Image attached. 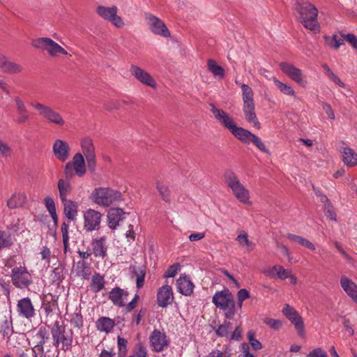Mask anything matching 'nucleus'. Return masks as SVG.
Masks as SVG:
<instances>
[{"mask_svg": "<svg viewBox=\"0 0 357 357\" xmlns=\"http://www.w3.org/2000/svg\"><path fill=\"white\" fill-rule=\"evenodd\" d=\"M210 107L214 118L236 138L245 144L252 143L260 151L270 154L269 150L258 136L248 130L238 126L232 116L223 109L217 108L214 104H210Z\"/></svg>", "mask_w": 357, "mask_h": 357, "instance_id": "1", "label": "nucleus"}, {"mask_svg": "<svg viewBox=\"0 0 357 357\" xmlns=\"http://www.w3.org/2000/svg\"><path fill=\"white\" fill-rule=\"evenodd\" d=\"M294 14L303 26L314 33L320 32L317 20L318 10L308 1H298L294 5Z\"/></svg>", "mask_w": 357, "mask_h": 357, "instance_id": "2", "label": "nucleus"}, {"mask_svg": "<svg viewBox=\"0 0 357 357\" xmlns=\"http://www.w3.org/2000/svg\"><path fill=\"white\" fill-rule=\"evenodd\" d=\"M47 326L50 330L52 344L58 352L70 351L74 342L73 331L66 325L61 324L59 321H55L52 326Z\"/></svg>", "mask_w": 357, "mask_h": 357, "instance_id": "3", "label": "nucleus"}, {"mask_svg": "<svg viewBox=\"0 0 357 357\" xmlns=\"http://www.w3.org/2000/svg\"><path fill=\"white\" fill-rule=\"evenodd\" d=\"M243 112L245 119L252 123L255 128L259 129L261 124L257 117L255 112V105L254 102V93L252 88L248 84H241Z\"/></svg>", "mask_w": 357, "mask_h": 357, "instance_id": "4", "label": "nucleus"}, {"mask_svg": "<svg viewBox=\"0 0 357 357\" xmlns=\"http://www.w3.org/2000/svg\"><path fill=\"white\" fill-rule=\"evenodd\" d=\"M90 197L95 204L104 207L116 204L123 199L122 194L119 191L102 187L95 188Z\"/></svg>", "mask_w": 357, "mask_h": 357, "instance_id": "5", "label": "nucleus"}, {"mask_svg": "<svg viewBox=\"0 0 357 357\" xmlns=\"http://www.w3.org/2000/svg\"><path fill=\"white\" fill-rule=\"evenodd\" d=\"M225 183L229 187L234 197L240 202L243 204L250 203V192L241 183L236 174L231 169H226L223 174Z\"/></svg>", "mask_w": 357, "mask_h": 357, "instance_id": "6", "label": "nucleus"}, {"mask_svg": "<svg viewBox=\"0 0 357 357\" xmlns=\"http://www.w3.org/2000/svg\"><path fill=\"white\" fill-rule=\"evenodd\" d=\"M31 106L47 123L59 127H63L66 125V121L61 114L54 110L52 107L37 101L32 102Z\"/></svg>", "mask_w": 357, "mask_h": 357, "instance_id": "7", "label": "nucleus"}, {"mask_svg": "<svg viewBox=\"0 0 357 357\" xmlns=\"http://www.w3.org/2000/svg\"><path fill=\"white\" fill-rule=\"evenodd\" d=\"M49 340L50 332L44 326H40L32 332L29 344L33 345L31 347L33 357H45L44 347Z\"/></svg>", "mask_w": 357, "mask_h": 357, "instance_id": "8", "label": "nucleus"}, {"mask_svg": "<svg viewBox=\"0 0 357 357\" xmlns=\"http://www.w3.org/2000/svg\"><path fill=\"white\" fill-rule=\"evenodd\" d=\"M31 45L39 50L46 51L52 57H57L59 54L68 55V52L50 38L40 37L33 39Z\"/></svg>", "mask_w": 357, "mask_h": 357, "instance_id": "9", "label": "nucleus"}, {"mask_svg": "<svg viewBox=\"0 0 357 357\" xmlns=\"http://www.w3.org/2000/svg\"><path fill=\"white\" fill-rule=\"evenodd\" d=\"M73 169L75 171V174L79 176L82 177L86 172V167L84 160V157L82 153H75L71 162H68L66 164L64 167V175L66 177L65 180L70 181L74 176Z\"/></svg>", "mask_w": 357, "mask_h": 357, "instance_id": "10", "label": "nucleus"}, {"mask_svg": "<svg viewBox=\"0 0 357 357\" xmlns=\"http://www.w3.org/2000/svg\"><path fill=\"white\" fill-rule=\"evenodd\" d=\"M80 146L82 154L86 160L87 168L91 174H94L96 171L97 160L93 140L90 137H84L81 140Z\"/></svg>", "mask_w": 357, "mask_h": 357, "instance_id": "11", "label": "nucleus"}, {"mask_svg": "<svg viewBox=\"0 0 357 357\" xmlns=\"http://www.w3.org/2000/svg\"><path fill=\"white\" fill-rule=\"evenodd\" d=\"M10 278L13 284L19 289L26 288L33 282L31 276L25 266L13 268Z\"/></svg>", "mask_w": 357, "mask_h": 357, "instance_id": "12", "label": "nucleus"}, {"mask_svg": "<svg viewBox=\"0 0 357 357\" xmlns=\"http://www.w3.org/2000/svg\"><path fill=\"white\" fill-rule=\"evenodd\" d=\"M145 20L150 31L155 35L163 38H169L171 36L165 24L159 17L151 13H145Z\"/></svg>", "mask_w": 357, "mask_h": 357, "instance_id": "13", "label": "nucleus"}, {"mask_svg": "<svg viewBox=\"0 0 357 357\" xmlns=\"http://www.w3.org/2000/svg\"><path fill=\"white\" fill-rule=\"evenodd\" d=\"M96 12L100 17L110 22L117 28H121L124 26L123 19L117 15L118 8L116 6L106 7L99 6L97 7Z\"/></svg>", "mask_w": 357, "mask_h": 357, "instance_id": "14", "label": "nucleus"}, {"mask_svg": "<svg viewBox=\"0 0 357 357\" xmlns=\"http://www.w3.org/2000/svg\"><path fill=\"white\" fill-rule=\"evenodd\" d=\"M282 312L294 326L299 336L303 337L305 336V326L303 318L298 312L289 304L284 305Z\"/></svg>", "mask_w": 357, "mask_h": 357, "instance_id": "15", "label": "nucleus"}, {"mask_svg": "<svg viewBox=\"0 0 357 357\" xmlns=\"http://www.w3.org/2000/svg\"><path fill=\"white\" fill-rule=\"evenodd\" d=\"M279 66L281 70L293 81L303 87L306 86L307 81L301 69L287 62H282Z\"/></svg>", "mask_w": 357, "mask_h": 357, "instance_id": "16", "label": "nucleus"}, {"mask_svg": "<svg viewBox=\"0 0 357 357\" xmlns=\"http://www.w3.org/2000/svg\"><path fill=\"white\" fill-rule=\"evenodd\" d=\"M130 73L140 83L155 89L157 84L154 78L145 70L140 68L137 65H131L130 68Z\"/></svg>", "mask_w": 357, "mask_h": 357, "instance_id": "17", "label": "nucleus"}, {"mask_svg": "<svg viewBox=\"0 0 357 357\" xmlns=\"http://www.w3.org/2000/svg\"><path fill=\"white\" fill-rule=\"evenodd\" d=\"M150 344L153 351L161 352L167 349L169 341L165 333L155 329L150 335Z\"/></svg>", "mask_w": 357, "mask_h": 357, "instance_id": "18", "label": "nucleus"}, {"mask_svg": "<svg viewBox=\"0 0 357 357\" xmlns=\"http://www.w3.org/2000/svg\"><path fill=\"white\" fill-rule=\"evenodd\" d=\"M102 215L98 211L89 208L84 212V228L86 231L97 230L101 221Z\"/></svg>", "mask_w": 357, "mask_h": 357, "instance_id": "19", "label": "nucleus"}, {"mask_svg": "<svg viewBox=\"0 0 357 357\" xmlns=\"http://www.w3.org/2000/svg\"><path fill=\"white\" fill-rule=\"evenodd\" d=\"M52 151L59 161L64 162L70 157V148L67 142L57 139L53 144Z\"/></svg>", "mask_w": 357, "mask_h": 357, "instance_id": "20", "label": "nucleus"}, {"mask_svg": "<svg viewBox=\"0 0 357 357\" xmlns=\"http://www.w3.org/2000/svg\"><path fill=\"white\" fill-rule=\"evenodd\" d=\"M129 291L127 289H121L119 287H115L109 292L108 297L114 305L118 307L126 306Z\"/></svg>", "mask_w": 357, "mask_h": 357, "instance_id": "21", "label": "nucleus"}, {"mask_svg": "<svg viewBox=\"0 0 357 357\" xmlns=\"http://www.w3.org/2000/svg\"><path fill=\"white\" fill-rule=\"evenodd\" d=\"M174 299V294L171 286L165 284L158 290L157 304L159 307H167L173 303Z\"/></svg>", "mask_w": 357, "mask_h": 357, "instance_id": "22", "label": "nucleus"}, {"mask_svg": "<svg viewBox=\"0 0 357 357\" xmlns=\"http://www.w3.org/2000/svg\"><path fill=\"white\" fill-rule=\"evenodd\" d=\"M17 310L20 316L28 319L33 318L36 314L34 307L29 297L18 301Z\"/></svg>", "mask_w": 357, "mask_h": 357, "instance_id": "23", "label": "nucleus"}, {"mask_svg": "<svg viewBox=\"0 0 357 357\" xmlns=\"http://www.w3.org/2000/svg\"><path fill=\"white\" fill-rule=\"evenodd\" d=\"M58 306V297L52 294H43L41 309L44 311L46 318L52 317Z\"/></svg>", "mask_w": 357, "mask_h": 357, "instance_id": "24", "label": "nucleus"}, {"mask_svg": "<svg viewBox=\"0 0 357 357\" xmlns=\"http://www.w3.org/2000/svg\"><path fill=\"white\" fill-rule=\"evenodd\" d=\"M15 105L17 117L15 122L18 124H23L29 120V114L25 102L19 96L13 98Z\"/></svg>", "mask_w": 357, "mask_h": 357, "instance_id": "25", "label": "nucleus"}, {"mask_svg": "<svg viewBox=\"0 0 357 357\" xmlns=\"http://www.w3.org/2000/svg\"><path fill=\"white\" fill-rule=\"evenodd\" d=\"M126 213L120 208H112L107 211V225L111 229H116L120 222L125 219Z\"/></svg>", "mask_w": 357, "mask_h": 357, "instance_id": "26", "label": "nucleus"}, {"mask_svg": "<svg viewBox=\"0 0 357 357\" xmlns=\"http://www.w3.org/2000/svg\"><path fill=\"white\" fill-rule=\"evenodd\" d=\"M233 301V296L228 289L217 291L213 296V303L220 309H226Z\"/></svg>", "mask_w": 357, "mask_h": 357, "instance_id": "27", "label": "nucleus"}, {"mask_svg": "<svg viewBox=\"0 0 357 357\" xmlns=\"http://www.w3.org/2000/svg\"><path fill=\"white\" fill-rule=\"evenodd\" d=\"M194 284L190 278L185 275H181L176 280V289L183 296H191L194 290Z\"/></svg>", "mask_w": 357, "mask_h": 357, "instance_id": "28", "label": "nucleus"}, {"mask_svg": "<svg viewBox=\"0 0 357 357\" xmlns=\"http://www.w3.org/2000/svg\"><path fill=\"white\" fill-rule=\"evenodd\" d=\"M340 282L341 287L347 295L351 298L355 303H357V284L346 275L341 276Z\"/></svg>", "mask_w": 357, "mask_h": 357, "instance_id": "29", "label": "nucleus"}, {"mask_svg": "<svg viewBox=\"0 0 357 357\" xmlns=\"http://www.w3.org/2000/svg\"><path fill=\"white\" fill-rule=\"evenodd\" d=\"M91 247L93 254L96 257L105 259L107 256V245L105 236L93 239L91 243Z\"/></svg>", "mask_w": 357, "mask_h": 357, "instance_id": "30", "label": "nucleus"}, {"mask_svg": "<svg viewBox=\"0 0 357 357\" xmlns=\"http://www.w3.org/2000/svg\"><path fill=\"white\" fill-rule=\"evenodd\" d=\"M0 68L3 72L10 74L19 73L23 70L21 65L8 61L2 54H0Z\"/></svg>", "mask_w": 357, "mask_h": 357, "instance_id": "31", "label": "nucleus"}, {"mask_svg": "<svg viewBox=\"0 0 357 357\" xmlns=\"http://www.w3.org/2000/svg\"><path fill=\"white\" fill-rule=\"evenodd\" d=\"M342 161L348 167H355L357 165V153L350 147L345 146L341 151Z\"/></svg>", "mask_w": 357, "mask_h": 357, "instance_id": "32", "label": "nucleus"}, {"mask_svg": "<svg viewBox=\"0 0 357 357\" xmlns=\"http://www.w3.org/2000/svg\"><path fill=\"white\" fill-rule=\"evenodd\" d=\"M63 204V211L66 217L70 220L75 219L77 215V204L70 199H66V201H61Z\"/></svg>", "mask_w": 357, "mask_h": 357, "instance_id": "33", "label": "nucleus"}, {"mask_svg": "<svg viewBox=\"0 0 357 357\" xmlns=\"http://www.w3.org/2000/svg\"><path fill=\"white\" fill-rule=\"evenodd\" d=\"M96 324L98 331L109 333L114 326V321L109 317H102L96 321Z\"/></svg>", "mask_w": 357, "mask_h": 357, "instance_id": "34", "label": "nucleus"}, {"mask_svg": "<svg viewBox=\"0 0 357 357\" xmlns=\"http://www.w3.org/2000/svg\"><path fill=\"white\" fill-rule=\"evenodd\" d=\"M105 280L103 275L99 273H95L91 278L90 287L91 290L94 293H98L105 289Z\"/></svg>", "mask_w": 357, "mask_h": 357, "instance_id": "35", "label": "nucleus"}, {"mask_svg": "<svg viewBox=\"0 0 357 357\" xmlns=\"http://www.w3.org/2000/svg\"><path fill=\"white\" fill-rule=\"evenodd\" d=\"M130 269L132 270V273L136 276V287L138 289L142 288L144 284L145 276L146 273V268L145 266H141L137 267L135 266H131Z\"/></svg>", "mask_w": 357, "mask_h": 357, "instance_id": "36", "label": "nucleus"}, {"mask_svg": "<svg viewBox=\"0 0 357 357\" xmlns=\"http://www.w3.org/2000/svg\"><path fill=\"white\" fill-rule=\"evenodd\" d=\"M58 190L61 201H66L68 196L72 190L70 181L60 178L58 181Z\"/></svg>", "mask_w": 357, "mask_h": 357, "instance_id": "37", "label": "nucleus"}, {"mask_svg": "<svg viewBox=\"0 0 357 357\" xmlns=\"http://www.w3.org/2000/svg\"><path fill=\"white\" fill-rule=\"evenodd\" d=\"M155 187L162 199L167 203L170 202L171 190L169 186L163 181L157 180L155 181Z\"/></svg>", "mask_w": 357, "mask_h": 357, "instance_id": "38", "label": "nucleus"}, {"mask_svg": "<svg viewBox=\"0 0 357 357\" xmlns=\"http://www.w3.org/2000/svg\"><path fill=\"white\" fill-rule=\"evenodd\" d=\"M26 201V197L24 194L15 193L7 201V206L9 208H16L22 206Z\"/></svg>", "mask_w": 357, "mask_h": 357, "instance_id": "39", "label": "nucleus"}, {"mask_svg": "<svg viewBox=\"0 0 357 357\" xmlns=\"http://www.w3.org/2000/svg\"><path fill=\"white\" fill-rule=\"evenodd\" d=\"M65 267L63 264H59L55 267L50 275V279L52 283L59 285L65 278Z\"/></svg>", "mask_w": 357, "mask_h": 357, "instance_id": "40", "label": "nucleus"}, {"mask_svg": "<svg viewBox=\"0 0 357 357\" xmlns=\"http://www.w3.org/2000/svg\"><path fill=\"white\" fill-rule=\"evenodd\" d=\"M287 237L292 242L296 243L310 250H315V246L312 243L301 236L295 235L293 234H287Z\"/></svg>", "mask_w": 357, "mask_h": 357, "instance_id": "41", "label": "nucleus"}, {"mask_svg": "<svg viewBox=\"0 0 357 357\" xmlns=\"http://www.w3.org/2000/svg\"><path fill=\"white\" fill-rule=\"evenodd\" d=\"M208 69L214 75L222 79L225 77V69L219 66L218 63L213 59L208 61Z\"/></svg>", "mask_w": 357, "mask_h": 357, "instance_id": "42", "label": "nucleus"}, {"mask_svg": "<svg viewBox=\"0 0 357 357\" xmlns=\"http://www.w3.org/2000/svg\"><path fill=\"white\" fill-rule=\"evenodd\" d=\"M236 240L240 245H245L248 252L253 250L255 248L256 244L248 239V234L244 231H241V233L237 236Z\"/></svg>", "mask_w": 357, "mask_h": 357, "instance_id": "43", "label": "nucleus"}, {"mask_svg": "<svg viewBox=\"0 0 357 357\" xmlns=\"http://www.w3.org/2000/svg\"><path fill=\"white\" fill-rule=\"evenodd\" d=\"M275 85L277 88L284 95L295 96V91L293 88L288 84H284L278 79L276 77H273L272 78Z\"/></svg>", "mask_w": 357, "mask_h": 357, "instance_id": "44", "label": "nucleus"}, {"mask_svg": "<svg viewBox=\"0 0 357 357\" xmlns=\"http://www.w3.org/2000/svg\"><path fill=\"white\" fill-rule=\"evenodd\" d=\"M324 38L329 47L335 50L344 44V39L338 37L336 34H333L332 36H325Z\"/></svg>", "mask_w": 357, "mask_h": 357, "instance_id": "45", "label": "nucleus"}, {"mask_svg": "<svg viewBox=\"0 0 357 357\" xmlns=\"http://www.w3.org/2000/svg\"><path fill=\"white\" fill-rule=\"evenodd\" d=\"M231 328V324L229 321H225L215 330V333L218 337H229V333Z\"/></svg>", "mask_w": 357, "mask_h": 357, "instance_id": "46", "label": "nucleus"}, {"mask_svg": "<svg viewBox=\"0 0 357 357\" xmlns=\"http://www.w3.org/2000/svg\"><path fill=\"white\" fill-rule=\"evenodd\" d=\"M126 355L123 354L118 357H146L147 350L142 343H137L132 354L129 356H126Z\"/></svg>", "mask_w": 357, "mask_h": 357, "instance_id": "47", "label": "nucleus"}, {"mask_svg": "<svg viewBox=\"0 0 357 357\" xmlns=\"http://www.w3.org/2000/svg\"><path fill=\"white\" fill-rule=\"evenodd\" d=\"M61 231L62 234V238H63V251L64 253H66L68 247H69V236H68V225L63 222L61 224Z\"/></svg>", "mask_w": 357, "mask_h": 357, "instance_id": "48", "label": "nucleus"}, {"mask_svg": "<svg viewBox=\"0 0 357 357\" xmlns=\"http://www.w3.org/2000/svg\"><path fill=\"white\" fill-rule=\"evenodd\" d=\"M128 342L126 338L120 335L117 337L118 356L128 354Z\"/></svg>", "mask_w": 357, "mask_h": 357, "instance_id": "49", "label": "nucleus"}, {"mask_svg": "<svg viewBox=\"0 0 357 357\" xmlns=\"http://www.w3.org/2000/svg\"><path fill=\"white\" fill-rule=\"evenodd\" d=\"M76 270L77 275L83 277L84 278H86L89 274V268L87 263L84 260L79 261L77 263Z\"/></svg>", "mask_w": 357, "mask_h": 357, "instance_id": "50", "label": "nucleus"}, {"mask_svg": "<svg viewBox=\"0 0 357 357\" xmlns=\"http://www.w3.org/2000/svg\"><path fill=\"white\" fill-rule=\"evenodd\" d=\"M324 211L326 217L330 220H337L336 213L334 211V208L331 201H328L324 204Z\"/></svg>", "mask_w": 357, "mask_h": 357, "instance_id": "51", "label": "nucleus"}, {"mask_svg": "<svg viewBox=\"0 0 357 357\" xmlns=\"http://www.w3.org/2000/svg\"><path fill=\"white\" fill-rule=\"evenodd\" d=\"M13 154V149L8 143L0 139V155L4 158H9Z\"/></svg>", "mask_w": 357, "mask_h": 357, "instance_id": "52", "label": "nucleus"}, {"mask_svg": "<svg viewBox=\"0 0 357 357\" xmlns=\"http://www.w3.org/2000/svg\"><path fill=\"white\" fill-rule=\"evenodd\" d=\"M13 245L11 238L6 235L5 231L0 230V251L6 248H9Z\"/></svg>", "mask_w": 357, "mask_h": 357, "instance_id": "53", "label": "nucleus"}, {"mask_svg": "<svg viewBox=\"0 0 357 357\" xmlns=\"http://www.w3.org/2000/svg\"><path fill=\"white\" fill-rule=\"evenodd\" d=\"M70 324L79 329L83 327V317L80 312L73 314Z\"/></svg>", "mask_w": 357, "mask_h": 357, "instance_id": "54", "label": "nucleus"}, {"mask_svg": "<svg viewBox=\"0 0 357 357\" xmlns=\"http://www.w3.org/2000/svg\"><path fill=\"white\" fill-rule=\"evenodd\" d=\"M0 332L3 337H9L13 333V327L11 321L5 320L1 326Z\"/></svg>", "mask_w": 357, "mask_h": 357, "instance_id": "55", "label": "nucleus"}, {"mask_svg": "<svg viewBox=\"0 0 357 357\" xmlns=\"http://www.w3.org/2000/svg\"><path fill=\"white\" fill-rule=\"evenodd\" d=\"M274 269H278L277 276L283 280L288 278L291 273L290 270L285 269L283 266L280 265H275Z\"/></svg>", "mask_w": 357, "mask_h": 357, "instance_id": "56", "label": "nucleus"}, {"mask_svg": "<svg viewBox=\"0 0 357 357\" xmlns=\"http://www.w3.org/2000/svg\"><path fill=\"white\" fill-rule=\"evenodd\" d=\"M181 266L179 264L176 263L170 266L164 274L165 278H173L174 277L178 271H179Z\"/></svg>", "mask_w": 357, "mask_h": 357, "instance_id": "57", "label": "nucleus"}, {"mask_svg": "<svg viewBox=\"0 0 357 357\" xmlns=\"http://www.w3.org/2000/svg\"><path fill=\"white\" fill-rule=\"evenodd\" d=\"M264 323L274 330H278L282 325V322L279 319H275L268 317H266L264 319Z\"/></svg>", "mask_w": 357, "mask_h": 357, "instance_id": "58", "label": "nucleus"}, {"mask_svg": "<svg viewBox=\"0 0 357 357\" xmlns=\"http://www.w3.org/2000/svg\"><path fill=\"white\" fill-rule=\"evenodd\" d=\"M45 206L48 211V212L50 213H55L56 211V206L54 199L50 197H47L44 199Z\"/></svg>", "mask_w": 357, "mask_h": 357, "instance_id": "59", "label": "nucleus"}, {"mask_svg": "<svg viewBox=\"0 0 357 357\" xmlns=\"http://www.w3.org/2000/svg\"><path fill=\"white\" fill-rule=\"evenodd\" d=\"M225 311V316L227 319H231L235 314V302L234 301L228 305L226 309H222Z\"/></svg>", "mask_w": 357, "mask_h": 357, "instance_id": "60", "label": "nucleus"}, {"mask_svg": "<svg viewBox=\"0 0 357 357\" xmlns=\"http://www.w3.org/2000/svg\"><path fill=\"white\" fill-rule=\"evenodd\" d=\"M354 49L357 50V37L353 33H348L342 36Z\"/></svg>", "mask_w": 357, "mask_h": 357, "instance_id": "61", "label": "nucleus"}, {"mask_svg": "<svg viewBox=\"0 0 357 357\" xmlns=\"http://www.w3.org/2000/svg\"><path fill=\"white\" fill-rule=\"evenodd\" d=\"M120 107V103L119 101L116 100H112L106 102L104 104V108L107 111H112L114 109H118Z\"/></svg>", "mask_w": 357, "mask_h": 357, "instance_id": "62", "label": "nucleus"}, {"mask_svg": "<svg viewBox=\"0 0 357 357\" xmlns=\"http://www.w3.org/2000/svg\"><path fill=\"white\" fill-rule=\"evenodd\" d=\"M139 299V296L136 294L133 298L132 299V301L130 302H129L127 305L126 304V306L125 307V311L126 312H131L132 310H134L137 305V303L138 302Z\"/></svg>", "mask_w": 357, "mask_h": 357, "instance_id": "63", "label": "nucleus"}, {"mask_svg": "<svg viewBox=\"0 0 357 357\" xmlns=\"http://www.w3.org/2000/svg\"><path fill=\"white\" fill-rule=\"evenodd\" d=\"M306 357H328L326 352L321 348H316L311 351Z\"/></svg>", "mask_w": 357, "mask_h": 357, "instance_id": "64", "label": "nucleus"}]
</instances>
